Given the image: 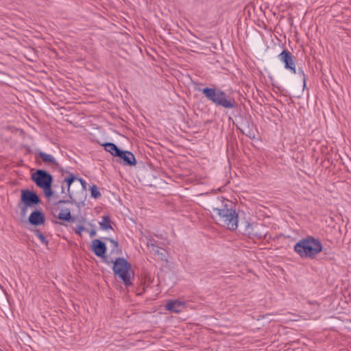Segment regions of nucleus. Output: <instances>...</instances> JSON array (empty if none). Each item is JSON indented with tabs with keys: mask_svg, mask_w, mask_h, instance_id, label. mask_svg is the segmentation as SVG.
<instances>
[{
	"mask_svg": "<svg viewBox=\"0 0 351 351\" xmlns=\"http://www.w3.org/2000/svg\"><path fill=\"white\" fill-rule=\"evenodd\" d=\"M208 206L212 218L217 224L230 230L237 228L239 216L236 210L233 209L231 202L221 197H217L213 199Z\"/></svg>",
	"mask_w": 351,
	"mask_h": 351,
	"instance_id": "obj_1",
	"label": "nucleus"
},
{
	"mask_svg": "<svg viewBox=\"0 0 351 351\" xmlns=\"http://www.w3.org/2000/svg\"><path fill=\"white\" fill-rule=\"evenodd\" d=\"M293 249L302 258L315 259L322 252L323 245L318 239L307 236L298 241Z\"/></svg>",
	"mask_w": 351,
	"mask_h": 351,
	"instance_id": "obj_2",
	"label": "nucleus"
},
{
	"mask_svg": "<svg viewBox=\"0 0 351 351\" xmlns=\"http://www.w3.org/2000/svg\"><path fill=\"white\" fill-rule=\"evenodd\" d=\"M204 97L217 106H221L226 109H233L237 106V102L234 97L227 94L219 88H204L199 89Z\"/></svg>",
	"mask_w": 351,
	"mask_h": 351,
	"instance_id": "obj_3",
	"label": "nucleus"
},
{
	"mask_svg": "<svg viewBox=\"0 0 351 351\" xmlns=\"http://www.w3.org/2000/svg\"><path fill=\"white\" fill-rule=\"evenodd\" d=\"M107 264L113 263L112 270L116 276L122 280L125 286L132 285V277L130 274L131 264L124 258H117L114 261L113 260L106 261Z\"/></svg>",
	"mask_w": 351,
	"mask_h": 351,
	"instance_id": "obj_4",
	"label": "nucleus"
},
{
	"mask_svg": "<svg viewBox=\"0 0 351 351\" xmlns=\"http://www.w3.org/2000/svg\"><path fill=\"white\" fill-rule=\"evenodd\" d=\"M40 202V198L36 192L30 190H22L21 201L18 204V207L21 209V216L26 215L28 208H34Z\"/></svg>",
	"mask_w": 351,
	"mask_h": 351,
	"instance_id": "obj_5",
	"label": "nucleus"
},
{
	"mask_svg": "<svg viewBox=\"0 0 351 351\" xmlns=\"http://www.w3.org/2000/svg\"><path fill=\"white\" fill-rule=\"evenodd\" d=\"M31 178L39 188L52 184L53 180L52 175L44 169H37L32 174Z\"/></svg>",
	"mask_w": 351,
	"mask_h": 351,
	"instance_id": "obj_6",
	"label": "nucleus"
},
{
	"mask_svg": "<svg viewBox=\"0 0 351 351\" xmlns=\"http://www.w3.org/2000/svg\"><path fill=\"white\" fill-rule=\"evenodd\" d=\"M278 58L284 64V66L286 69L290 71L293 74L297 73L294 57L290 51L284 49L278 56Z\"/></svg>",
	"mask_w": 351,
	"mask_h": 351,
	"instance_id": "obj_7",
	"label": "nucleus"
},
{
	"mask_svg": "<svg viewBox=\"0 0 351 351\" xmlns=\"http://www.w3.org/2000/svg\"><path fill=\"white\" fill-rule=\"evenodd\" d=\"M77 179V178L73 173H70L69 176L64 179V182L66 183L67 187L68 195L66 198L59 200L58 204H66L75 201L73 192L71 191V186Z\"/></svg>",
	"mask_w": 351,
	"mask_h": 351,
	"instance_id": "obj_8",
	"label": "nucleus"
},
{
	"mask_svg": "<svg viewBox=\"0 0 351 351\" xmlns=\"http://www.w3.org/2000/svg\"><path fill=\"white\" fill-rule=\"evenodd\" d=\"M117 157L119 162L123 165L134 166L136 164L135 156L131 152L121 150Z\"/></svg>",
	"mask_w": 351,
	"mask_h": 351,
	"instance_id": "obj_9",
	"label": "nucleus"
},
{
	"mask_svg": "<svg viewBox=\"0 0 351 351\" xmlns=\"http://www.w3.org/2000/svg\"><path fill=\"white\" fill-rule=\"evenodd\" d=\"M58 202L55 204L54 207L52 209V213L54 217H57L59 219L70 221H73V219L71 217V211L69 208H65L62 210H60L58 205Z\"/></svg>",
	"mask_w": 351,
	"mask_h": 351,
	"instance_id": "obj_10",
	"label": "nucleus"
},
{
	"mask_svg": "<svg viewBox=\"0 0 351 351\" xmlns=\"http://www.w3.org/2000/svg\"><path fill=\"white\" fill-rule=\"evenodd\" d=\"M106 250V243L101 240L96 239L92 241V251L97 256L104 258L106 261L107 260L105 256Z\"/></svg>",
	"mask_w": 351,
	"mask_h": 351,
	"instance_id": "obj_11",
	"label": "nucleus"
},
{
	"mask_svg": "<svg viewBox=\"0 0 351 351\" xmlns=\"http://www.w3.org/2000/svg\"><path fill=\"white\" fill-rule=\"evenodd\" d=\"M28 220L32 225L37 226L44 223L45 218L42 211L35 210L30 214Z\"/></svg>",
	"mask_w": 351,
	"mask_h": 351,
	"instance_id": "obj_12",
	"label": "nucleus"
},
{
	"mask_svg": "<svg viewBox=\"0 0 351 351\" xmlns=\"http://www.w3.org/2000/svg\"><path fill=\"white\" fill-rule=\"evenodd\" d=\"M185 302L180 300H169L165 304V309L176 313L182 311L185 306Z\"/></svg>",
	"mask_w": 351,
	"mask_h": 351,
	"instance_id": "obj_13",
	"label": "nucleus"
},
{
	"mask_svg": "<svg viewBox=\"0 0 351 351\" xmlns=\"http://www.w3.org/2000/svg\"><path fill=\"white\" fill-rule=\"evenodd\" d=\"M35 157L36 159L38 157L40 158L45 163H49L58 166V162L52 155L46 154L40 150H36L35 152Z\"/></svg>",
	"mask_w": 351,
	"mask_h": 351,
	"instance_id": "obj_14",
	"label": "nucleus"
},
{
	"mask_svg": "<svg viewBox=\"0 0 351 351\" xmlns=\"http://www.w3.org/2000/svg\"><path fill=\"white\" fill-rule=\"evenodd\" d=\"M104 149L110 153L112 156L117 157L120 151L121 150L119 149L114 143H106L103 145Z\"/></svg>",
	"mask_w": 351,
	"mask_h": 351,
	"instance_id": "obj_15",
	"label": "nucleus"
},
{
	"mask_svg": "<svg viewBox=\"0 0 351 351\" xmlns=\"http://www.w3.org/2000/svg\"><path fill=\"white\" fill-rule=\"evenodd\" d=\"M152 250L154 254L157 255L158 258L162 261H167V252L165 249L156 246L154 244L151 245Z\"/></svg>",
	"mask_w": 351,
	"mask_h": 351,
	"instance_id": "obj_16",
	"label": "nucleus"
},
{
	"mask_svg": "<svg viewBox=\"0 0 351 351\" xmlns=\"http://www.w3.org/2000/svg\"><path fill=\"white\" fill-rule=\"evenodd\" d=\"M101 229L108 230L112 229L111 226V220L108 215H104L102 217L101 221L99 222Z\"/></svg>",
	"mask_w": 351,
	"mask_h": 351,
	"instance_id": "obj_17",
	"label": "nucleus"
},
{
	"mask_svg": "<svg viewBox=\"0 0 351 351\" xmlns=\"http://www.w3.org/2000/svg\"><path fill=\"white\" fill-rule=\"evenodd\" d=\"M51 186H52V184H48V185L45 186L41 188L43 190L45 197L47 198L51 197L53 194V191L51 189Z\"/></svg>",
	"mask_w": 351,
	"mask_h": 351,
	"instance_id": "obj_18",
	"label": "nucleus"
},
{
	"mask_svg": "<svg viewBox=\"0 0 351 351\" xmlns=\"http://www.w3.org/2000/svg\"><path fill=\"white\" fill-rule=\"evenodd\" d=\"M90 193L91 196L95 199L99 198L101 196V194L96 185H93L90 187Z\"/></svg>",
	"mask_w": 351,
	"mask_h": 351,
	"instance_id": "obj_19",
	"label": "nucleus"
},
{
	"mask_svg": "<svg viewBox=\"0 0 351 351\" xmlns=\"http://www.w3.org/2000/svg\"><path fill=\"white\" fill-rule=\"evenodd\" d=\"M35 234L40 239L41 243H43V244H45V245L48 244L47 239H46L45 235L40 230H36Z\"/></svg>",
	"mask_w": 351,
	"mask_h": 351,
	"instance_id": "obj_20",
	"label": "nucleus"
},
{
	"mask_svg": "<svg viewBox=\"0 0 351 351\" xmlns=\"http://www.w3.org/2000/svg\"><path fill=\"white\" fill-rule=\"evenodd\" d=\"M298 73L302 77V82H303V88H304L306 87V75L304 73V70L302 69V68H299L298 70Z\"/></svg>",
	"mask_w": 351,
	"mask_h": 351,
	"instance_id": "obj_21",
	"label": "nucleus"
},
{
	"mask_svg": "<svg viewBox=\"0 0 351 351\" xmlns=\"http://www.w3.org/2000/svg\"><path fill=\"white\" fill-rule=\"evenodd\" d=\"M106 240L109 241L113 245V248H117L119 247V242L110 238H105Z\"/></svg>",
	"mask_w": 351,
	"mask_h": 351,
	"instance_id": "obj_22",
	"label": "nucleus"
},
{
	"mask_svg": "<svg viewBox=\"0 0 351 351\" xmlns=\"http://www.w3.org/2000/svg\"><path fill=\"white\" fill-rule=\"evenodd\" d=\"M84 230H85V228L83 226H78L75 232L77 234L81 235Z\"/></svg>",
	"mask_w": 351,
	"mask_h": 351,
	"instance_id": "obj_23",
	"label": "nucleus"
},
{
	"mask_svg": "<svg viewBox=\"0 0 351 351\" xmlns=\"http://www.w3.org/2000/svg\"><path fill=\"white\" fill-rule=\"evenodd\" d=\"M252 233L258 239H262V238L265 237V234L258 233V232H254V231L252 232Z\"/></svg>",
	"mask_w": 351,
	"mask_h": 351,
	"instance_id": "obj_24",
	"label": "nucleus"
},
{
	"mask_svg": "<svg viewBox=\"0 0 351 351\" xmlns=\"http://www.w3.org/2000/svg\"><path fill=\"white\" fill-rule=\"evenodd\" d=\"M76 180L78 181L82 184L83 189L85 188L86 182L84 180H83L82 178H77Z\"/></svg>",
	"mask_w": 351,
	"mask_h": 351,
	"instance_id": "obj_25",
	"label": "nucleus"
},
{
	"mask_svg": "<svg viewBox=\"0 0 351 351\" xmlns=\"http://www.w3.org/2000/svg\"><path fill=\"white\" fill-rule=\"evenodd\" d=\"M95 234H96L95 230H92L90 232V237H94V236L95 235Z\"/></svg>",
	"mask_w": 351,
	"mask_h": 351,
	"instance_id": "obj_26",
	"label": "nucleus"
},
{
	"mask_svg": "<svg viewBox=\"0 0 351 351\" xmlns=\"http://www.w3.org/2000/svg\"><path fill=\"white\" fill-rule=\"evenodd\" d=\"M64 187L63 186H62V193H64Z\"/></svg>",
	"mask_w": 351,
	"mask_h": 351,
	"instance_id": "obj_27",
	"label": "nucleus"
},
{
	"mask_svg": "<svg viewBox=\"0 0 351 351\" xmlns=\"http://www.w3.org/2000/svg\"><path fill=\"white\" fill-rule=\"evenodd\" d=\"M251 225L250 223L247 224V228H250Z\"/></svg>",
	"mask_w": 351,
	"mask_h": 351,
	"instance_id": "obj_28",
	"label": "nucleus"
},
{
	"mask_svg": "<svg viewBox=\"0 0 351 351\" xmlns=\"http://www.w3.org/2000/svg\"><path fill=\"white\" fill-rule=\"evenodd\" d=\"M247 135L249 137H252V136H251V134H250H250H247Z\"/></svg>",
	"mask_w": 351,
	"mask_h": 351,
	"instance_id": "obj_29",
	"label": "nucleus"
}]
</instances>
